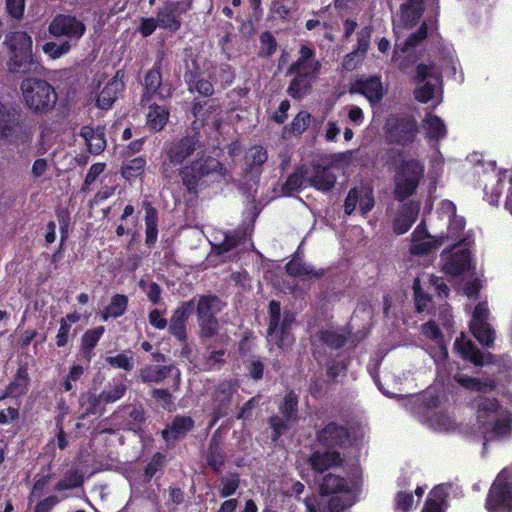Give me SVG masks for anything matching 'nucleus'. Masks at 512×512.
Masks as SVG:
<instances>
[{
    "label": "nucleus",
    "mask_w": 512,
    "mask_h": 512,
    "mask_svg": "<svg viewBox=\"0 0 512 512\" xmlns=\"http://www.w3.org/2000/svg\"><path fill=\"white\" fill-rule=\"evenodd\" d=\"M229 174L227 167L211 155H201L178 169L180 183L188 195H198Z\"/></svg>",
    "instance_id": "obj_1"
},
{
    "label": "nucleus",
    "mask_w": 512,
    "mask_h": 512,
    "mask_svg": "<svg viewBox=\"0 0 512 512\" xmlns=\"http://www.w3.org/2000/svg\"><path fill=\"white\" fill-rule=\"evenodd\" d=\"M5 43L9 47L8 71L12 74H41L43 66L39 57L32 51V39L24 31H15L6 35Z\"/></svg>",
    "instance_id": "obj_2"
},
{
    "label": "nucleus",
    "mask_w": 512,
    "mask_h": 512,
    "mask_svg": "<svg viewBox=\"0 0 512 512\" xmlns=\"http://www.w3.org/2000/svg\"><path fill=\"white\" fill-rule=\"evenodd\" d=\"M20 90L26 107L36 115L50 113L58 100L54 86L44 79L24 78Z\"/></svg>",
    "instance_id": "obj_3"
},
{
    "label": "nucleus",
    "mask_w": 512,
    "mask_h": 512,
    "mask_svg": "<svg viewBox=\"0 0 512 512\" xmlns=\"http://www.w3.org/2000/svg\"><path fill=\"white\" fill-rule=\"evenodd\" d=\"M267 336L280 349H286L293 345L295 338L291 332L296 322V315L290 310L282 313L279 301L271 300L268 305Z\"/></svg>",
    "instance_id": "obj_4"
},
{
    "label": "nucleus",
    "mask_w": 512,
    "mask_h": 512,
    "mask_svg": "<svg viewBox=\"0 0 512 512\" xmlns=\"http://www.w3.org/2000/svg\"><path fill=\"white\" fill-rule=\"evenodd\" d=\"M278 414L272 415L267 419L271 429V441L277 443L278 440L293 428L299 421V397L293 389L286 391L283 398L277 405Z\"/></svg>",
    "instance_id": "obj_5"
},
{
    "label": "nucleus",
    "mask_w": 512,
    "mask_h": 512,
    "mask_svg": "<svg viewBox=\"0 0 512 512\" xmlns=\"http://www.w3.org/2000/svg\"><path fill=\"white\" fill-rule=\"evenodd\" d=\"M419 132V124L412 114H392L384 124L385 139L389 145L408 147L416 141Z\"/></svg>",
    "instance_id": "obj_6"
},
{
    "label": "nucleus",
    "mask_w": 512,
    "mask_h": 512,
    "mask_svg": "<svg viewBox=\"0 0 512 512\" xmlns=\"http://www.w3.org/2000/svg\"><path fill=\"white\" fill-rule=\"evenodd\" d=\"M424 165L418 159H404L395 171L394 198L398 202H404L412 196L424 176Z\"/></svg>",
    "instance_id": "obj_7"
},
{
    "label": "nucleus",
    "mask_w": 512,
    "mask_h": 512,
    "mask_svg": "<svg viewBox=\"0 0 512 512\" xmlns=\"http://www.w3.org/2000/svg\"><path fill=\"white\" fill-rule=\"evenodd\" d=\"M198 133L188 134L175 139L165 146V155L168 162H163L161 173L165 178H171L170 164L184 165V162L202 148Z\"/></svg>",
    "instance_id": "obj_8"
},
{
    "label": "nucleus",
    "mask_w": 512,
    "mask_h": 512,
    "mask_svg": "<svg viewBox=\"0 0 512 512\" xmlns=\"http://www.w3.org/2000/svg\"><path fill=\"white\" fill-rule=\"evenodd\" d=\"M164 65L165 52L163 50H159L156 54L153 66L144 75V80L142 83V101H149L154 97L165 101L172 97V84L170 82H163L162 69L164 68Z\"/></svg>",
    "instance_id": "obj_9"
},
{
    "label": "nucleus",
    "mask_w": 512,
    "mask_h": 512,
    "mask_svg": "<svg viewBox=\"0 0 512 512\" xmlns=\"http://www.w3.org/2000/svg\"><path fill=\"white\" fill-rule=\"evenodd\" d=\"M485 507L489 512H512V475L506 469L493 481Z\"/></svg>",
    "instance_id": "obj_10"
},
{
    "label": "nucleus",
    "mask_w": 512,
    "mask_h": 512,
    "mask_svg": "<svg viewBox=\"0 0 512 512\" xmlns=\"http://www.w3.org/2000/svg\"><path fill=\"white\" fill-rule=\"evenodd\" d=\"M221 300L213 294L201 295L196 307L197 320L200 328V334L203 338H211L217 334L219 323L217 313L220 312Z\"/></svg>",
    "instance_id": "obj_11"
},
{
    "label": "nucleus",
    "mask_w": 512,
    "mask_h": 512,
    "mask_svg": "<svg viewBox=\"0 0 512 512\" xmlns=\"http://www.w3.org/2000/svg\"><path fill=\"white\" fill-rule=\"evenodd\" d=\"M192 8V0L167 1L156 12L160 28L176 33L182 26L181 16Z\"/></svg>",
    "instance_id": "obj_12"
},
{
    "label": "nucleus",
    "mask_w": 512,
    "mask_h": 512,
    "mask_svg": "<svg viewBox=\"0 0 512 512\" xmlns=\"http://www.w3.org/2000/svg\"><path fill=\"white\" fill-rule=\"evenodd\" d=\"M316 441L330 451L345 448L350 442V432L345 425L330 421L321 429L316 430Z\"/></svg>",
    "instance_id": "obj_13"
},
{
    "label": "nucleus",
    "mask_w": 512,
    "mask_h": 512,
    "mask_svg": "<svg viewBox=\"0 0 512 512\" xmlns=\"http://www.w3.org/2000/svg\"><path fill=\"white\" fill-rule=\"evenodd\" d=\"M48 31L54 37H66L78 41L85 34L86 26L76 16L57 14L49 23Z\"/></svg>",
    "instance_id": "obj_14"
},
{
    "label": "nucleus",
    "mask_w": 512,
    "mask_h": 512,
    "mask_svg": "<svg viewBox=\"0 0 512 512\" xmlns=\"http://www.w3.org/2000/svg\"><path fill=\"white\" fill-rule=\"evenodd\" d=\"M195 308V298L181 302L173 311L168 326V332L180 344H186L188 319Z\"/></svg>",
    "instance_id": "obj_15"
},
{
    "label": "nucleus",
    "mask_w": 512,
    "mask_h": 512,
    "mask_svg": "<svg viewBox=\"0 0 512 512\" xmlns=\"http://www.w3.org/2000/svg\"><path fill=\"white\" fill-rule=\"evenodd\" d=\"M351 94L364 96L372 105L382 101L384 88L378 75L361 76L355 79L349 88Z\"/></svg>",
    "instance_id": "obj_16"
},
{
    "label": "nucleus",
    "mask_w": 512,
    "mask_h": 512,
    "mask_svg": "<svg viewBox=\"0 0 512 512\" xmlns=\"http://www.w3.org/2000/svg\"><path fill=\"white\" fill-rule=\"evenodd\" d=\"M25 116L20 107L0 101V138L13 137L23 129Z\"/></svg>",
    "instance_id": "obj_17"
},
{
    "label": "nucleus",
    "mask_w": 512,
    "mask_h": 512,
    "mask_svg": "<svg viewBox=\"0 0 512 512\" xmlns=\"http://www.w3.org/2000/svg\"><path fill=\"white\" fill-rule=\"evenodd\" d=\"M115 419L121 418L120 424L123 430L140 433L143 431L146 415L141 404H126L120 406L112 415Z\"/></svg>",
    "instance_id": "obj_18"
},
{
    "label": "nucleus",
    "mask_w": 512,
    "mask_h": 512,
    "mask_svg": "<svg viewBox=\"0 0 512 512\" xmlns=\"http://www.w3.org/2000/svg\"><path fill=\"white\" fill-rule=\"evenodd\" d=\"M194 428L195 421L191 416L176 415L161 431V437L167 444L174 445L185 439Z\"/></svg>",
    "instance_id": "obj_19"
},
{
    "label": "nucleus",
    "mask_w": 512,
    "mask_h": 512,
    "mask_svg": "<svg viewBox=\"0 0 512 512\" xmlns=\"http://www.w3.org/2000/svg\"><path fill=\"white\" fill-rule=\"evenodd\" d=\"M30 376L27 364H20L12 380L0 395V401L11 398L18 400L25 396L30 386Z\"/></svg>",
    "instance_id": "obj_20"
},
{
    "label": "nucleus",
    "mask_w": 512,
    "mask_h": 512,
    "mask_svg": "<svg viewBox=\"0 0 512 512\" xmlns=\"http://www.w3.org/2000/svg\"><path fill=\"white\" fill-rule=\"evenodd\" d=\"M124 76L123 70H117L115 75L106 83L96 99V106L98 108L107 110L112 107L118 94L124 90Z\"/></svg>",
    "instance_id": "obj_21"
},
{
    "label": "nucleus",
    "mask_w": 512,
    "mask_h": 512,
    "mask_svg": "<svg viewBox=\"0 0 512 512\" xmlns=\"http://www.w3.org/2000/svg\"><path fill=\"white\" fill-rule=\"evenodd\" d=\"M420 211L419 202L410 200L403 203L399 212L395 216L392 228L393 232L397 235H403L410 230L412 225L418 218Z\"/></svg>",
    "instance_id": "obj_22"
},
{
    "label": "nucleus",
    "mask_w": 512,
    "mask_h": 512,
    "mask_svg": "<svg viewBox=\"0 0 512 512\" xmlns=\"http://www.w3.org/2000/svg\"><path fill=\"white\" fill-rule=\"evenodd\" d=\"M316 52L313 48L308 45H301L299 49V56L295 62H293L288 72H300V73H312V75L318 76L322 67L321 62L316 59Z\"/></svg>",
    "instance_id": "obj_23"
},
{
    "label": "nucleus",
    "mask_w": 512,
    "mask_h": 512,
    "mask_svg": "<svg viewBox=\"0 0 512 512\" xmlns=\"http://www.w3.org/2000/svg\"><path fill=\"white\" fill-rule=\"evenodd\" d=\"M412 245L410 251L414 255H426L433 250H436L440 247L441 241L439 240H428L425 239L431 238L428 233L425 221H421L417 227L414 229L411 235Z\"/></svg>",
    "instance_id": "obj_24"
},
{
    "label": "nucleus",
    "mask_w": 512,
    "mask_h": 512,
    "mask_svg": "<svg viewBox=\"0 0 512 512\" xmlns=\"http://www.w3.org/2000/svg\"><path fill=\"white\" fill-rule=\"evenodd\" d=\"M308 465L311 469L316 473H324L329 470L333 466H340L343 463V458L338 451H314L312 452L308 459Z\"/></svg>",
    "instance_id": "obj_25"
},
{
    "label": "nucleus",
    "mask_w": 512,
    "mask_h": 512,
    "mask_svg": "<svg viewBox=\"0 0 512 512\" xmlns=\"http://www.w3.org/2000/svg\"><path fill=\"white\" fill-rule=\"evenodd\" d=\"M286 75H293L287 87V94L295 100H301L312 89L313 83L316 81V75L312 73L286 72Z\"/></svg>",
    "instance_id": "obj_26"
},
{
    "label": "nucleus",
    "mask_w": 512,
    "mask_h": 512,
    "mask_svg": "<svg viewBox=\"0 0 512 512\" xmlns=\"http://www.w3.org/2000/svg\"><path fill=\"white\" fill-rule=\"evenodd\" d=\"M285 271L291 277L302 279H320L326 274V269H316L314 266L302 261L298 253L285 264Z\"/></svg>",
    "instance_id": "obj_27"
},
{
    "label": "nucleus",
    "mask_w": 512,
    "mask_h": 512,
    "mask_svg": "<svg viewBox=\"0 0 512 512\" xmlns=\"http://www.w3.org/2000/svg\"><path fill=\"white\" fill-rule=\"evenodd\" d=\"M105 333L104 326L87 329L80 338L79 354L82 360L90 363L95 356L94 349Z\"/></svg>",
    "instance_id": "obj_28"
},
{
    "label": "nucleus",
    "mask_w": 512,
    "mask_h": 512,
    "mask_svg": "<svg viewBox=\"0 0 512 512\" xmlns=\"http://www.w3.org/2000/svg\"><path fill=\"white\" fill-rule=\"evenodd\" d=\"M426 0H407L399 7V18L403 27H414L425 12Z\"/></svg>",
    "instance_id": "obj_29"
},
{
    "label": "nucleus",
    "mask_w": 512,
    "mask_h": 512,
    "mask_svg": "<svg viewBox=\"0 0 512 512\" xmlns=\"http://www.w3.org/2000/svg\"><path fill=\"white\" fill-rule=\"evenodd\" d=\"M78 403L81 410V414L79 416L80 420H84L90 415L98 414L101 416L105 412V405L101 399V395L96 394L95 391L88 390L81 392L78 398Z\"/></svg>",
    "instance_id": "obj_30"
},
{
    "label": "nucleus",
    "mask_w": 512,
    "mask_h": 512,
    "mask_svg": "<svg viewBox=\"0 0 512 512\" xmlns=\"http://www.w3.org/2000/svg\"><path fill=\"white\" fill-rule=\"evenodd\" d=\"M176 371V377L180 379V370L173 364L170 365H146L139 371V380L142 383H160Z\"/></svg>",
    "instance_id": "obj_31"
},
{
    "label": "nucleus",
    "mask_w": 512,
    "mask_h": 512,
    "mask_svg": "<svg viewBox=\"0 0 512 512\" xmlns=\"http://www.w3.org/2000/svg\"><path fill=\"white\" fill-rule=\"evenodd\" d=\"M470 262L471 252L468 249H460L447 257L443 271L451 276H460L469 269Z\"/></svg>",
    "instance_id": "obj_32"
},
{
    "label": "nucleus",
    "mask_w": 512,
    "mask_h": 512,
    "mask_svg": "<svg viewBox=\"0 0 512 512\" xmlns=\"http://www.w3.org/2000/svg\"><path fill=\"white\" fill-rule=\"evenodd\" d=\"M170 117V110L166 106L152 103L148 107L146 115V127L151 133H157L164 130Z\"/></svg>",
    "instance_id": "obj_33"
},
{
    "label": "nucleus",
    "mask_w": 512,
    "mask_h": 512,
    "mask_svg": "<svg viewBox=\"0 0 512 512\" xmlns=\"http://www.w3.org/2000/svg\"><path fill=\"white\" fill-rule=\"evenodd\" d=\"M145 210V244L152 248L158 239V210L148 201L143 202Z\"/></svg>",
    "instance_id": "obj_34"
},
{
    "label": "nucleus",
    "mask_w": 512,
    "mask_h": 512,
    "mask_svg": "<svg viewBox=\"0 0 512 512\" xmlns=\"http://www.w3.org/2000/svg\"><path fill=\"white\" fill-rule=\"evenodd\" d=\"M307 181L311 187L323 192L331 190L336 183V176L328 167L317 165L313 169V174Z\"/></svg>",
    "instance_id": "obj_35"
},
{
    "label": "nucleus",
    "mask_w": 512,
    "mask_h": 512,
    "mask_svg": "<svg viewBox=\"0 0 512 512\" xmlns=\"http://www.w3.org/2000/svg\"><path fill=\"white\" fill-rule=\"evenodd\" d=\"M80 136L85 140L88 151L91 154L98 155L102 153L106 147V139L103 129L95 130L89 125H84L80 129Z\"/></svg>",
    "instance_id": "obj_36"
},
{
    "label": "nucleus",
    "mask_w": 512,
    "mask_h": 512,
    "mask_svg": "<svg viewBox=\"0 0 512 512\" xmlns=\"http://www.w3.org/2000/svg\"><path fill=\"white\" fill-rule=\"evenodd\" d=\"M207 466L215 473H220L226 462V453L221 446L216 434H214L209 442L206 456Z\"/></svg>",
    "instance_id": "obj_37"
},
{
    "label": "nucleus",
    "mask_w": 512,
    "mask_h": 512,
    "mask_svg": "<svg viewBox=\"0 0 512 512\" xmlns=\"http://www.w3.org/2000/svg\"><path fill=\"white\" fill-rule=\"evenodd\" d=\"M236 389L232 381L225 380L219 383L213 393L212 399L215 403L213 409L221 410L228 414L232 403V397Z\"/></svg>",
    "instance_id": "obj_38"
},
{
    "label": "nucleus",
    "mask_w": 512,
    "mask_h": 512,
    "mask_svg": "<svg viewBox=\"0 0 512 512\" xmlns=\"http://www.w3.org/2000/svg\"><path fill=\"white\" fill-rule=\"evenodd\" d=\"M454 346L463 360L469 361L475 366H483V353L471 340L461 336L456 339Z\"/></svg>",
    "instance_id": "obj_39"
},
{
    "label": "nucleus",
    "mask_w": 512,
    "mask_h": 512,
    "mask_svg": "<svg viewBox=\"0 0 512 512\" xmlns=\"http://www.w3.org/2000/svg\"><path fill=\"white\" fill-rule=\"evenodd\" d=\"M236 77L234 68L224 63H211L208 69V78L215 83H219L222 89L231 86Z\"/></svg>",
    "instance_id": "obj_40"
},
{
    "label": "nucleus",
    "mask_w": 512,
    "mask_h": 512,
    "mask_svg": "<svg viewBox=\"0 0 512 512\" xmlns=\"http://www.w3.org/2000/svg\"><path fill=\"white\" fill-rule=\"evenodd\" d=\"M448 493L444 486H435L425 501L421 512H445Z\"/></svg>",
    "instance_id": "obj_41"
},
{
    "label": "nucleus",
    "mask_w": 512,
    "mask_h": 512,
    "mask_svg": "<svg viewBox=\"0 0 512 512\" xmlns=\"http://www.w3.org/2000/svg\"><path fill=\"white\" fill-rule=\"evenodd\" d=\"M321 495L349 492V484L344 477L329 473L325 475L319 485Z\"/></svg>",
    "instance_id": "obj_42"
},
{
    "label": "nucleus",
    "mask_w": 512,
    "mask_h": 512,
    "mask_svg": "<svg viewBox=\"0 0 512 512\" xmlns=\"http://www.w3.org/2000/svg\"><path fill=\"white\" fill-rule=\"evenodd\" d=\"M423 123L427 139L439 141L446 137L447 129L444 121L439 116L427 113Z\"/></svg>",
    "instance_id": "obj_43"
},
{
    "label": "nucleus",
    "mask_w": 512,
    "mask_h": 512,
    "mask_svg": "<svg viewBox=\"0 0 512 512\" xmlns=\"http://www.w3.org/2000/svg\"><path fill=\"white\" fill-rule=\"evenodd\" d=\"M307 168L305 165H300L287 177L286 181L281 186V192L284 196H290L294 192H298L303 188L306 181Z\"/></svg>",
    "instance_id": "obj_44"
},
{
    "label": "nucleus",
    "mask_w": 512,
    "mask_h": 512,
    "mask_svg": "<svg viewBox=\"0 0 512 512\" xmlns=\"http://www.w3.org/2000/svg\"><path fill=\"white\" fill-rule=\"evenodd\" d=\"M128 307V297L124 294H115L110 303L101 311L100 317L103 321L109 318H119L125 314Z\"/></svg>",
    "instance_id": "obj_45"
},
{
    "label": "nucleus",
    "mask_w": 512,
    "mask_h": 512,
    "mask_svg": "<svg viewBox=\"0 0 512 512\" xmlns=\"http://www.w3.org/2000/svg\"><path fill=\"white\" fill-rule=\"evenodd\" d=\"M146 164V159L143 156H137L129 161H126L121 166V176L125 180L131 182L144 174Z\"/></svg>",
    "instance_id": "obj_46"
},
{
    "label": "nucleus",
    "mask_w": 512,
    "mask_h": 512,
    "mask_svg": "<svg viewBox=\"0 0 512 512\" xmlns=\"http://www.w3.org/2000/svg\"><path fill=\"white\" fill-rule=\"evenodd\" d=\"M246 240V231L244 229H234L224 234V239L216 246L218 254L228 253L237 248Z\"/></svg>",
    "instance_id": "obj_47"
},
{
    "label": "nucleus",
    "mask_w": 512,
    "mask_h": 512,
    "mask_svg": "<svg viewBox=\"0 0 512 512\" xmlns=\"http://www.w3.org/2000/svg\"><path fill=\"white\" fill-rule=\"evenodd\" d=\"M470 331L481 345L488 348L494 345L495 331L488 322L470 323Z\"/></svg>",
    "instance_id": "obj_48"
},
{
    "label": "nucleus",
    "mask_w": 512,
    "mask_h": 512,
    "mask_svg": "<svg viewBox=\"0 0 512 512\" xmlns=\"http://www.w3.org/2000/svg\"><path fill=\"white\" fill-rule=\"evenodd\" d=\"M315 336L320 342L334 350L343 348L348 342V337L345 334L331 329L319 330Z\"/></svg>",
    "instance_id": "obj_49"
},
{
    "label": "nucleus",
    "mask_w": 512,
    "mask_h": 512,
    "mask_svg": "<svg viewBox=\"0 0 512 512\" xmlns=\"http://www.w3.org/2000/svg\"><path fill=\"white\" fill-rule=\"evenodd\" d=\"M219 109V105L216 103L215 100H194L191 104V114L195 118H199L204 123L209 119V117L217 112Z\"/></svg>",
    "instance_id": "obj_50"
},
{
    "label": "nucleus",
    "mask_w": 512,
    "mask_h": 512,
    "mask_svg": "<svg viewBox=\"0 0 512 512\" xmlns=\"http://www.w3.org/2000/svg\"><path fill=\"white\" fill-rule=\"evenodd\" d=\"M268 153L267 150L260 145H255L249 150V154L246 157L247 172H261L262 165L267 161Z\"/></svg>",
    "instance_id": "obj_51"
},
{
    "label": "nucleus",
    "mask_w": 512,
    "mask_h": 512,
    "mask_svg": "<svg viewBox=\"0 0 512 512\" xmlns=\"http://www.w3.org/2000/svg\"><path fill=\"white\" fill-rule=\"evenodd\" d=\"M455 379L461 386L471 391L486 393L495 388L492 380H482L468 375H460Z\"/></svg>",
    "instance_id": "obj_52"
},
{
    "label": "nucleus",
    "mask_w": 512,
    "mask_h": 512,
    "mask_svg": "<svg viewBox=\"0 0 512 512\" xmlns=\"http://www.w3.org/2000/svg\"><path fill=\"white\" fill-rule=\"evenodd\" d=\"M83 483V474L78 469H72L67 471L63 478L56 483L54 490L62 492L65 490L75 489L81 487Z\"/></svg>",
    "instance_id": "obj_53"
},
{
    "label": "nucleus",
    "mask_w": 512,
    "mask_h": 512,
    "mask_svg": "<svg viewBox=\"0 0 512 512\" xmlns=\"http://www.w3.org/2000/svg\"><path fill=\"white\" fill-rule=\"evenodd\" d=\"M127 385L123 381H118L114 384H108L100 393L101 399L106 404H112L122 399L127 392Z\"/></svg>",
    "instance_id": "obj_54"
},
{
    "label": "nucleus",
    "mask_w": 512,
    "mask_h": 512,
    "mask_svg": "<svg viewBox=\"0 0 512 512\" xmlns=\"http://www.w3.org/2000/svg\"><path fill=\"white\" fill-rule=\"evenodd\" d=\"M403 156L402 150L394 148L379 149L375 158L371 160L370 164L373 168L377 166V161L381 160L384 167L389 169L393 168L398 158Z\"/></svg>",
    "instance_id": "obj_55"
},
{
    "label": "nucleus",
    "mask_w": 512,
    "mask_h": 512,
    "mask_svg": "<svg viewBox=\"0 0 512 512\" xmlns=\"http://www.w3.org/2000/svg\"><path fill=\"white\" fill-rule=\"evenodd\" d=\"M512 431V418L509 411L505 415L492 422L490 433L493 438L501 439L508 436Z\"/></svg>",
    "instance_id": "obj_56"
},
{
    "label": "nucleus",
    "mask_w": 512,
    "mask_h": 512,
    "mask_svg": "<svg viewBox=\"0 0 512 512\" xmlns=\"http://www.w3.org/2000/svg\"><path fill=\"white\" fill-rule=\"evenodd\" d=\"M259 42V57L270 58L277 51L278 43L270 31L262 32L259 36Z\"/></svg>",
    "instance_id": "obj_57"
},
{
    "label": "nucleus",
    "mask_w": 512,
    "mask_h": 512,
    "mask_svg": "<svg viewBox=\"0 0 512 512\" xmlns=\"http://www.w3.org/2000/svg\"><path fill=\"white\" fill-rule=\"evenodd\" d=\"M501 408L497 398L481 397L477 403L478 418L486 419L489 414H498Z\"/></svg>",
    "instance_id": "obj_58"
},
{
    "label": "nucleus",
    "mask_w": 512,
    "mask_h": 512,
    "mask_svg": "<svg viewBox=\"0 0 512 512\" xmlns=\"http://www.w3.org/2000/svg\"><path fill=\"white\" fill-rule=\"evenodd\" d=\"M413 291L416 311L418 313L427 311L432 304V296L423 291L418 278L414 280Z\"/></svg>",
    "instance_id": "obj_59"
},
{
    "label": "nucleus",
    "mask_w": 512,
    "mask_h": 512,
    "mask_svg": "<svg viewBox=\"0 0 512 512\" xmlns=\"http://www.w3.org/2000/svg\"><path fill=\"white\" fill-rule=\"evenodd\" d=\"M348 365L349 361L347 360L329 359L325 364L327 377L332 382H336L340 375H346Z\"/></svg>",
    "instance_id": "obj_60"
},
{
    "label": "nucleus",
    "mask_w": 512,
    "mask_h": 512,
    "mask_svg": "<svg viewBox=\"0 0 512 512\" xmlns=\"http://www.w3.org/2000/svg\"><path fill=\"white\" fill-rule=\"evenodd\" d=\"M225 356V349H219L209 352V354L204 357V369L208 371L220 370L226 363Z\"/></svg>",
    "instance_id": "obj_61"
},
{
    "label": "nucleus",
    "mask_w": 512,
    "mask_h": 512,
    "mask_svg": "<svg viewBox=\"0 0 512 512\" xmlns=\"http://www.w3.org/2000/svg\"><path fill=\"white\" fill-rule=\"evenodd\" d=\"M372 33L373 29L370 25L362 27L357 32V47L353 51L357 52L360 57L365 58L369 50Z\"/></svg>",
    "instance_id": "obj_62"
},
{
    "label": "nucleus",
    "mask_w": 512,
    "mask_h": 512,
    "mask_svg": "<svg viewBox=\"0 0 512 512\" xmlns=\"http://www.w3.org/2000/svg\"><path fill=\"white\" fill-rule=\"evenodd\" d=\"M222 487L219 494L222 498H227L235 494L240 486V475L237 472L230 473L228 477L221 478Z\"/></svg>",
    "instance_id": "obj_63"
},
{
    "label": "nucleus",
    "mask_w": 512,
    "mask_h": 512,
    "mask_svg": "<svg viewBox=\"0 0 512 512\" xmlns=\"http://www.w3.org/2000/svg\"><path fill=\"white\" fill-rule=\"evenodd\" d=\"M311 122V114L307 111H300L293 118L290 129L294 135H302L309 127Z\"/></svg>",
    "instance_id": "obj_64"
}]
</instances>
